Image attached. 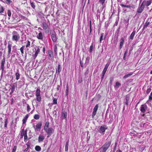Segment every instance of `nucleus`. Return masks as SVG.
I'll use <instances>...</instances> for the list:
<instances>
[{
	"instance_id": "obj_1",
	"label": "nucleus",
	"mask_w": 152,
	"mask_h": 152,
	"mask_svg": "<svg viewBox=\"0 0 152 152\" xmlns=\"http://www.w3.org/2000/svg\"><path fill=\"white\" fill-rule=\"evenodd\" d=\"M111 144V141H107L98 150L99 152H106V151L109 148Z\"/></svg>"
},
{
	"instance_id": "obj_2",
	"label": "nucleus",
	"mask_w": 152,
	"mask_h": 152,
	"mask_svg": "<svg viewBox=\"0 0 152 152\" xmlns=\"http://www.w3.org/2000/svg\"><path fill=\"white\" fill-rule=\"evenodd\" d=\"M12 40L16 42L18 41L20 38L19 35L16 31H14L12 32Z\"/></svg>"
},
{
	"instance_id": "obj_3",
	"label": "nucleus",
	"mask_w": 152,
	"mask_h": 152,
	"mask_svg": "<svg viewBox=\"0 0 152 152\" xmlns=\"http://www.w3.org/2000/svg\"><path fill=\"white\" fill-rule=\"evenodd\" d=\"M45 131L47 133V137H49L54 132V130L52 127H49L44 129Z\"/></svg>"
},
{
	"instance_id": "obj_4",
	"label": "nucleus",
	"mask_w": 152,
	"mask_h": 152,
	"mask_svg": "<svg viewBox=\"0 0 152 152\" xmlns=\"http://www.w3.org/2000/svg\"><path fill=\"white\" fill-rule=\"evenodd\" d=\"M107 129V125H104L100 127L99 130V132L100 134H104L105 130Z\"/></svg>"
},
{
	"instance_id": "obj_5",
	"label": "nucleus",
	"mask_w": 152,
	"mask_h": 152,
	"mask_svg": "<svg viewBox=\"0 0 152 152\" xmlns=\"http://www.w3.org/2000/svg\"><path fill=\"white\" fill-rule=\"evenodd\" d=\"M40 90L39 89L37 88L36 90V96L37 97V100L39 102H41V98L40 95Z\"/></svg>"
},
{
	"instance_id": "obj_6",
	"label": "nucleus",
	"mask_w": 152,
	"mask_h": 152,
	"mask_svg": "<svg viewBox=\"0 0 152 152\" xmlns=\"http://www.w3.org/2000/svg\"><path fill=\"white\" fill-rule=\"evenodd\" d=\"M152 0L148 1L144 0L141 4V5L145 8V6L148 7L152 3Z\"/></svg>"
},
{
	"instance_id": "obj_7",
	"label": "nucleus",
	"mask_w": 152,
	"mask_h": 152,
	"mask_svg": "<svg viewBox=\"0 0 152 152\" xmlns=\"http://www.w3.org/2000/svg\"><path fill=\"white\" fill-rule=\"evenodd\" d=\"M50 34L51 39L54 42L56 41V37L55 32L54 31H51L50 32Z\"/></svg>"
},
{
	"instance_id": "obj_8",
	"label": "nucleus",
	"mask_w": 152,
	"mask_h": 152,
	"mask_svg": "<svg viewBox=\"0 0 152 152\" xmlns=\"http://www.w3.org/2000/svg\"><path fill=\"white\" fill-rule=\"evenodd\" d=\"M67 113L65 111L62 110L60 118L61 120L65 119L67 121Z\"/></svg>"
},
{
	"instance_id": "obj_9",
	"label": "nucleus",
	"mask_w": 152,
	"mask_h": 152,
	"mask_svg": "<svg viewBox=\"0 0 152 152\" xmlns=\"http://www.w3.org/2000/svg\"><path fill=\"white\" fill-rule=\"evenodd\" d=\"M5 58H3L1 60V76L2 75V74L3 73V71L4 70V65L5 64Z\"/></svg>"
},
{
	"instance_id": "obj_10",
	"label": "nucleus",
	"mask_w": 152,
	"mask_h": 152,
	"mask_svg": "<svg viewBox=\"0 0 152 152\" xmlns=\"http://www.w3.org/2000/svg\"><path fill=\"white\" fill-rule=\"evenodd\" d=\"M42 125V122L41 121H39L38 123L36 125V128L35 127V125L33 126V127L35 128V129H36V130L37 131H40V129L41 128V127Z\"/></svg>"
},
{
	"instance_id": "obj_11",
	"label": "nucleus",
	"mask_w": 152,
	"mask_h": 152,
	"mask_svg": "<svg viewBox=\"0 0 152 152\" xmlns=\"http://www.w3.org/2000/svg\"><path fill=\"white\" fill-rule=\"evenodd\" d=\"M12 46V44H10L9 43L8 44V46L7 47V48H8L7 56H9V57H10V54L11 53Z\"/></svg>"
},
{
	"instance_id": "obj_12",
	"label": "nucleus",
	"mask_w": 152,
	"mask_h": 152,
	"mask_svg": "<svg viewBox=\"0 0 152 152\" xmlns=\"http://www.w3.org/2000/svg\"><path fill=\"white\" fill-rule=\"evenodd\" d=\"M144 8L141 5L139 6L137 9V12L138 13H141L143 11Z\"/></svg>"
},
{
	"instance_id": "obj_13",
	"label": "nucleus",
	"mask_w": 152,
	"mask_h": 152,
	"mask_svg": "<svg viewBox=\"0 0 152 152\" xmlns=\"http://www.w3.org/2000/svg\"><path fill=\"white\" fill-rule=\"evenodd\" d=\"M35 53L34 56V59H35L39 53L40 52V49L39 47H37L36 48H35Z\"/></svg>"
},
{
	"instance_id": "obj_14",
	"label": "nucleus",
	"mask_w": 152,
	"mask_h": 152,
	"mask_svg": "<svg viewBox=\"0 0 152 152\" xmlns=\"http://www.w3.org/2000/svg\"><path fill=\"white\" fill-rule=\"evenodd\" d=\"M124 42V39L123 37H121L120 39L119 45V50H120L123 47Z\"/></svg>"
},
{
	"instance_id": "obj_15",
	"label": "nucleus",
	"mask_w": 152,
	"mask_h": 152,
	"mask_svg": "<svg viewBox=\"0 0 152 152\" xmlns=\"http://www.w3.org/2000/svg\"><path fill=\"white\" fill-rule=\"evenodd\" d=\"M147 106L146 105H142L140 108L141 111L142 113H144L145 111V107H146Z\"/></svg>"
},
{
	"instance_id": "obj_16",
	"label": "nucleus",
	"mask_w": 152,
	"mask_h": 152,
	"mask_svg": "<svg viewBox=\"0 0 152 152\" xmlns=\"http://www.w3.org/2000/svg\"><path fill=\"white\" fill-rule=\"evenodd\" d=\"M42 27L44 29L46 30L48 29V30L49 27L48 24L45 22H43L42 23Z\"/></svg>"
},
{
	"instance_id": "obj_17",
	"label": "nucleus",
	"mask_w": 152,
	"mask_h": 152,
	"mask_svg": "<svg viewBox=\"0 0 152 152\" xmlns=\"http://www.w3.org/2000/svg\"><path fill=\"white\" fill-rule=\"evenodd\" d=\"M38 18H40L41 20H43L45 19V18L43 16V14L41 12H39L38 13Z\"/></svg>"
},
{
	"instance_id": "obj_18",
	"label": "nucleus",
	"mask_w": 152,
	"mask_h": 152,
	"mask_svg": "<svg viewBox=\"0 0 152 152\" xmlns=\"http://www.w3.org/2000/svg\"><path fill=\"white\" fill-rule=\"evenodd\" d=\"M136 33V31L135 30L133 31L131 33L129 37V39L132 40L133 39Z\"/></svg>"
},
{
	"instance_id": "obj_19",
	"label": "nucleus",
	"mask_w": 152,
	"mask_h": 152,
	"mask_svg": "<svg viewBox=\"0 0 152 152\" xmlns=\"http://www.w3.org/2000/svg\"><path fill=\"white\" fill-rule=\"evenodd\" d=\"M61 65L59 63L57 67L56 68V72L57 73L58 72V73H60L61 71Z\"/></svg>"
},
{
	"instance_id": "obj_20",
	"label": "nucleus",
	"mask_w": 152,
	"mask_h": 152,
	"mask_svg": "<svg viewBox=\"0 0 152 152\" xmlns=\"http://www.w3.org/2000/svg\"><path fill=\"white\" fill-rule=\"evenodd\" d=\"M45 139V137L43 135H39L38 137V142H42Z\"/></svg>"
},
{
	"instance_id": "obj_21",
	"label": "nucleus",
	"mask_w": 152,
	"mask_h": 152,
	"mask_svg": "<svg viewBox=\"0 0 152 152\" xmlns=\"http://www.w3.org/2000/svg\"><path fill=\"white\" fill-rule=\"evenodd\" d=\"M37 38L39 39L42 40L43 39V35L42 32H39L37 36Z\"/></svg>"
},
{
	"instance_id": "obj_22",
	"label": "nucleus",
	"mask_w": 152,
	"mask_h": 152,
	"mask_svg": "<svg viewBox=\"0 0 152 152\" xmlns=\"http://www.w3.org/2000/svg\"><path fill=\"white\" fill-rule=\"evenodd\" d=\"M48 54L49 57L51 58H53V51L51 50H49L48 51Z\"/></svg>"
},
{
	"instance_id": "obj_23",
	"label": "nucleus",
	"mask_w": 152,
	"mask_h": 152,
	"mask_svg": "<svg viewBox=\"0 0 152 152\" xmlns=\"http://www.w3.org/2000/svg\"><path fill=\"white\" fill-rule=\"evenodd\" d=\"M29 116V115L28 114H27L23 118L22 121H23V124H25Z\"/></svg>"
},
{
	"instance_id": "obj_24",
	"label": "nucleus",
	"mask_w": 152,
	"mask_h": 152,
	"mask_svg": "<svg viewBox=\"0 0 152 152\" xmlns=\"http://www.w3.org/2000/svg\"><path fill=\"white\" fill-rule=\"evenodd\" d=\"M69 140H68L66 142L65 145V151H67L68 150Z\"/></svg>"
},
{
	"instance_id": "obj_25",
	"label": "nucleus",
	"mask_w": 152,
	"mask_h": 152,
	"mask_svg": "<svg viewBox=\"0 0 152 152\" xmlns=\"http://www.w3.org/2000/svg\"><path fill=\"white\" fill-rule=\"evenodd\" d=\"M133 74V72H131L130 73L125 75L123 77V78L125 79L131 76Z\"/></svg>"
},
{
	"instance_id": "obj_26",
	"label": "nucleus",
	"mask_w": 152,
	"mask_h": 152,
	"mask_svg": "<svg viewBox=\"0 0 152 152\" xmlns=\"http://www.w3.org/2000/svg\"><path fill=\"white\" fill-rule=\"evenodd\" d=\"M19 71L17 70V72L15 73L16 79L17 80H18L20 78V75L18 73Z\"/></svg>"
},
{
	"instance_id": "obj_27",
	"label": "nucleus",
	"mask_w": 152,
	"mask_h": 152,
	"mask_svg": "<svg viewBox=\"0 0 152 152\" xmlns=\"http://www.w3.org/2000/svg\"><path fill=\"white\" fill-rule=\"evenodd\" d=\"M49 124L50 123L49 121H47L46 122L45 126L44 127V130L49 128L48 127L49 126Z\"/></svg>"
},
{
	"instance_id": "obj_28",
	"label": "nucleus",
	"mask_w": 152,
	"mask_h": 152,
	"mask_svg": "<svg viewBox=\"0 0 152 152\" xmlns=\"http://www.w3.org/2000/svg\"><path fill=\"white\" fill-rule=\"evenodd\" d=\"M90 58L89 57H87L86 59V61L85 63L84 64V65L85 66H86L88 64Z\"/></svg>"
},
{
	"instance_id": "obj_29",
	"label": "nucleus",
	"mask_w": 152,
	"mask_h": 152,
	"mask_svg": "<svg viewBox=\"0 0 152 152\" xmlns=\"http://www.w3.org/2000/svg\"><path fill=\"white\" fill-rule=\"evenodd\" d=\"M129 96H126V102H125V103L126 104V105L127 106L128 105L129 103Z\"/></svg>"
},
{
	"instance_id": "obj_30",
	"label": "nucleus",
	"mask_w": 152,
	"mask_h": 152,
	"mask_svg": "<svg viewBox=\"0 0 152 152\" xmlns=\"http://www.w3.org/2000/svg\"><path fill=\"white\" fill-rule=\"evenodd\" d=\"M69 93V86L68 84L66 86V89L65 91V95L67 96Z\"/></svg>"
},
{
	"instance_id": "obj_31",
	"label": "nucleus",
	"mask_w": 152,
	"mask_h": 152,
	"mask_svg": "<svg viewBox=\"0 0 152 152\" xmlns=\"http://www.w3.org/2000/svg\"><path fill=\"white\" fill-rule=\"evenodd\" d=\"M94 44V42H92L91 43V45L90 46L89 48V51L90 53H91L92 52L93 48V45Z\"/></svg>"
},
{
	"instance_id": "obj_32",
	"label": "nucleus",
	"mask_w": 152,
	"mask_h": 152,
	"mask_svg": "<svg viewBox=\"0 0 152 152\" xmlns=\"http://www.w3.org/2000/svg\"><path fill=\"white\" fill-rule=\"evenodd\" d=\"M151 86H149L148 87V88L146 91V94H148L151 92Z\"/></svg>"
},
{
	"instance_id": "obj_33",
	"label": "nucleus",
	"mask_w": 152,
	"mask_h": 152,
	"mask_svg": "<svg viewBox=\"0 0 152 152\" xmlns=\"http://www.w3.org/2000/svg\"><path fill=\"white\" fill-rule=\"evenodd\" d=\"M35 150L38 151H39L41 150V148L38 145H37L35 147Z\"/></svg>"
},
{
	"instance_id": "obj_34",
	"label": "nucleus",
	"mask_w": 152,
	"mask_h": 152,
	"mask_svg": "<svg viewBox=\"0 0 152 152\" xmlns=\"http://www.w3.org/2000/svg\"><path fill=\"white\" fill-rule=\"evenodd\" d=\"M30 5L32 7L34 10H35V3L33 2H30Z\"/></svg>"
},
{
	"instance_id": "obj_35",
	"label": "nucleus",
	"mask_w": 152,
	"mask_h": 152,
	"mask_svg": "<svg viewBox=\"0 0 152 152\" xmlns=\"http://www.w3.org/2000/svg\"><path fill=\"white\" fill-rule=\"evenodd\" d=\"M15 87L14 85H12V88H11V92H10V94H11L13 93L15 89Z\"/></svg>"
},
{
	"instance_id": "obj_36",
	"label": "nucleus",
	"mask_w": 152,
	"mask_h": 152,
	"mask_svg": "<svg viewBox=\"0 0 152 152\" xmlns=\"http://www.w3.org/2000/svg\"><path fill=\"white\" fill-rule=\"evenodd\" d=\"M92 31V29L91 28V20L89 21V34H91Z\"/></svg>"
},
{
	"instance_id": "obj_37",
	"label": "nucleus",
	"mask_w": 152,
	"mask_h": 152,
	"mask_svg": "<svg viewBox=\"0 0 152 152\" xmlns=\"http://www.w3.org/2000/svg\"><path fill=\"white\" fill-rule=\"evenodd\" d=\"M101 97V95L99 94H97L96 96V98L98 100H99Z\"/></svg>"
},
{
	"instance_id": "obj_38",
	"label": "nucleus",
	"mask_w": 152,
	"mask_h": 152,
	"mask_svg": "<svg viewBox=\"0 0 152 152\" xmlns=\"http://www.w3.org/2000/svg\"><path fill=\"white\" fill-rule=\"evenodd\" d=\"M34 118L36 120H38L40 118L39 115L38 114H35L34 116Z\"/></svg>"
},
{
	"instance_id": "obj_39",
	"label": "nucleus",
	"mask_w": 152,
	"mask_h": 152,
	"mask_svg": "<svg viewBox=\"0 0 152 152\" xmlns=\"http://www.w3.org/2000/svg\"><path fill=\"white\" fill-rule=\"evenodd\" d=\"M110 62H108L107 63V64H106V65H105V66L104 67V69H105L106 70H107L110 64Z\"/></svg>"
},
{
	"instance_id": "obj_40",
	"label": "nucleus",
	"mask_w": 152,
	"mask_h": 152,
	"mask_svg": "<svg viewBox=\"0 0 152 152\" xmlns=\"http://www.w3.org/2000/svg\"><path fill=\"white\" fill-rule=\"evenodd\" d=\"M120 5L122 7H126L128 8H130V7H132L130 5H125L123 4H120Z\"/></svg>"
},
{
	"instance_id": "obj_41",
	"label": "nucleus",
	"mask_w": 152,
	"mask_h": 152,
	"mask_svg": "<svg viewBox=\"0 0 152 152\" xmlns=\"http://www.w3.org/2000/svg\"><path fill=\"white\" fill-rule=\"evenodd\" d=\"M121 85V84L119 82H116L115 83V87L116 88H119V86Z\"/></svg>"
},
{
	"instance_id": "obj_42",
	"label": "nucleus",
	"mask_w": 152,
	"mask_h": 152,
	"mask_svg": "<svg viewBox=\"0 0 152 152\" xmlns=\"http://www.w3.org/2000/svg\"><path fill=\"white\" fill-rule=\"evenodd\" d=\"M104 36V33H102L101 34V36L100 38L99 42L101 43L102 41L103 40V37Z\"/></svg>"
},
{
	"instance_id": "obj_43",
	"label": "nucleus",
	"mask_w": 152,
	"mask_h": 152,
	"mask_svg": "<svg viewBox=\"0 0 152 152\" xmlns=\"http://www.w3.org/2000/svg\"><path fill=\"white\" fill-rule=\"evenodd\" d=\"M4 123V127L5 128H7V125L8 124V120L7 118L5 119Z\"/></svg>"
},
{
	"instance_id": "obj_44",
	"label": "nucleus",
	"mask_w": 152,
	"mask_h": 152,
	"mask_svg": "<svg viewBox=\"0 0 152 152\" xmlns=\"http://www.w3.org/2000/svg\"><path fill=\"white\" fill-rule=\"evenodd\" d=\"M53 104H57V99L53 97Z\"/></svg>"
},
{
	"instance_id": "obj_45",
	"label": "nucleus",
	"mask_w": 152,
	"mask_h": 152,
	"mask_svg": "<svg viewBox=\"0 0 152 152\" xmlns=\"http://www.w3.org/2000/svg\"><path fill=\"white\" fill-rule=\"evenodd\" d=\"M97 111L93 110L92 115V118H94V116L96 113Z\"/></svg>"
},
{
	"instance_id": "obj_46",
	"label": "nucleus",
	"mask_w": 152,
	"mask_h": 152,
	"mask_svg": "<svg viewBox=\"0 0 152 152\" xmlns=\"http://www.w3.org/2000/svg\"><path fill=\"white\" fill-rule=\"evenodd\" d=\"M57 47L56 46V45H55V48H54V53H55V54L56 55H57Z\"/></svg>"
},
{
	"instance_id": "obj_47",
	"label": "nucleus",
	"mask_w": 152,
	"mask_h": 152,
	"mask_svg": "<svg viewBox=\"0 0 152 152\" xmlns=\"http://www.w3.org/2000/svg\"><path fill=\"white\" fill-rule=\"evenodd\" d=\"M150 22H148V21H146L145 23L144 26V28H147V27L149 25Z\"/></svg>"
},
{
	"instance_id": "obj_48",
	"label": "nucleus",
	"mask_w": 152,
	"mask_h": 152,
	"mask_svg": "<svg viewBox=\"0 0 152 152\" xmlns=\"http://www.w3.org/2000/svg\"><path fill=\"white\" fill-rule=\"evenodd\" d=\"M24 46H23L20 48V49L22 55H23V53H24L23 50H24Z\"/></svg>"
},
{
	"instance_id": "obj_49",
	"label": "nucleus",
	"mask_w": 152,
	"mask_h": 152,
	"mask_svg": "<svg viewBox=\"0 0 152 152\" xmlns=\"http://www.w3.org/2000/svg\"><path fill=\"white\" fill-rule=\"evenodd\" d=\"M28 92L27 93L28 94L29 96L30 97H32L33 96V94L31 92V91H28Z\"/></svg>"
},
{
	"instance_id": "obj_50",
	"label": "nucleus",
	"mask_w": 152,
	"mask_h": 152,
	"mask_svg": "<svg viewBox=\"0 0 152 152\" xmlns=\"http://www.w3.org/2000/svg\"><path fill=\"white\" fill-rule=\"evenodd\" d=\"M99 107L98 104H96L94 107L93 110L97 111Z\"/></svg>"
},
{
	"instance_id": "obj_51",
	"label": "nucleus",
	"mask_w": 152,
	"mask_h": 152,
	"mask_svg": "<svg viewBox=\"0 0 152 152\" xmlns=\"http://www.w3.org/2000/svg\"><path fill=\"white\" fill-rule=\"evenodd\" d=\"M25 134L24 133V129H23L22 130V131L21 132V135H20V138H22L23 137V136L24 135V134Z\"/></svg>"
},
{
	"instance_id": "obj_52",
	"label": "nucleus",
	"mask_w": 152,
	"mask_h": 152,
	"mask_svg": "<svg viewBox=\"0 0 152 152\" xmlns=\"http://www.w3.org/2000/svg\"><path fill=\"white\" fill-rule=\"evenodd\" d=\"M117 144V142H115V144L114 147L113 149V152H115V151L116 150Z\"/></svg>"
},
{
	"instance_id": "obj_53",
	"label": "nucleus",
	"mask_w": 152,
	"mask_h": 152,
	"mask_svg": "<svg viewBox=\"0 0 152 152\" xmlns=\"http://www.w3.org/2000/svg\"><path fill=\"white\" fill-rule=\"evenodd\" d=\"M113 77H111L110 78V80L109 82V84L110 85H112L113 83Z\"/></svg>"
},
{
	"instance_id": "obj_54",
	"label": "nucleus",
	"mask_w": 152,
	"mask_h": 152,
	"mask_svg": "<svg viewBox=\"0 0 152 152\" xmlns=\"http://www.w3.org/2000/svg\"><path fill=\"white\" fill-rule=\"evenodd\" d=\"M6 3L7 4H9L12 2V1L11 0H5Z\"/></svg>"
},
{
	"instance_id": "obj_55",
	"label": "nucleus",
	"mask_w": 152,
	"mask_h": 152,
	"mask_svg": "<svg viewBox=\"0 0 152 152\" xmlns=\"http://www.w3.org/2000/svg\"><path fill=\"white\" fill-rule=\"evenodd\" d=\"M27 111L28 112H29L30 111L31 109L29 105H28V104H27Z\"/></svg>"
},
{
	"instance_id": "obj_56",
	"label": "nucleus",
	"mask_w": 152,
	"mask_h": 152,
	"mask_svg": "<svg viewBox=\"0 0 152 152\" xmlns=\"http://www.w3.org/2000/svg\"><path fill=\"white\" fill-rule=\"evenodd\" d=\"M105 0H99V2L100 3H101L102 5H103V4L105 2Z\"/></svg>"
},
{
	"instance_id": "obj_57",
	"label": "nucleus",
	"mask_w": 152,
	"mask_h": 152,
	"mask_svg": "<svg viewBox=\"0 0 152 152\" xmlns=\"http://www.w3.org/2000/svg\"><path fill=\"white\" fill-rule=\"evenodd\" d=\"M7 13L9 17H10L11 16V11L10 10H7Z\"/></svg>"
},
{
	"instance_id": "obj_58",
	"label": "nucleus",
	"mask_w": 152,
	"mask_h": 152,
	"mask_svg": "<svg viewBox=\"0 0 152 152\" xmlns=\"http://www.w3.org/2000/svg\"><path fill=\"white\" fill-rule=\"evenodd\" d=\"M30 45V42L28 40L27 41V44L26 45V48L29 47Z\"/></svg>"
},
{
	"instance_id": "obj_59",
	"label": "nucleus",
	"mask_w": 152,
	"mask_h": 152,
	"mask_svg": "<svg viewBox=\"0 0 152 152\" xmlns=\"http://www.w3.org/2000/svg\"><path fill=\"white\" fill-rule=\"evenodd\" d=\"M4 9L2 6H1V9L0 10V13H2L4 12Z\"/></svg>"
},
{
	"instance_id": "obj_60",
	"label": "nucleus",
	"mask_w": 152,
	"mask_h": 152,
	"mask_svg": "<svg viewBox=\"0 0 152 152\" xmlns=\"http://www.w3.org/2000/svg\"><path fill=\"white\" fill-rule=\"evenodd\" d=\"M16 149H17V146H15L13 147V148L12 149V152H15Z\"/></svg>"
},
{
	"instance_id": "obj_61",
	"label": "nucleus",
	"mask_w": 152,
	"mask_h": 152,
	"mask_svg": "<svg viewBox=\"0 0 152 152\" xmlns=\"http://www.w3.org/2000/svg\"><path fill=\"white\" fill-rule=\"evenodd\" d=\"M107 70L105 69H103V70L102 72V75H105V74L106 72V71H107Z\"/></svg>"
},
{
	"instance_id": "obj_62",
	"label": "nucleus",
	"mask_w": 152,
	"mask_h": 152,
	"mask_svg": "<svg viewBox=\"0 0 152 152\" xmlns=\"http://www.w3.org/2000/svg\"><path fill=\"white\" fill-rule=\"evenodd\" d=\"M80 64L81 67H83L84 66L83 63L81 60H80Z\"/></svg>"
},
{
	"instance_id": "obj_63",
	"label": "nucleus",
	"mask_w": 152,
	"mask_h": 152,
	"mask_svg": "<svg viewBox=\"0 0 152 152\" xmlns=\"http://www.w3.org/2000/svg\"><path fill=\"white\" fill-rule=\"evenodd\" d=\"M25 96L27 97V98L28 99H29V95H28V93H26L25 94Z\"/></svg>"
},
{
	"instance_id": "obj_64",
	"label": "nucleus",
	"mask_w": 152,
	"mask_h": 152,
	"mask_svg": "<svg viewBox=\"0 0 152 152\" xmlns=\"http://www.w3.org/2000/svg\"><path fill=\"white\" fill-rule=\"evenodd\" d=\"M126 53H124V57H123V59L124 60H125L126 59Z\"/></svg>"
}]
</instances>
